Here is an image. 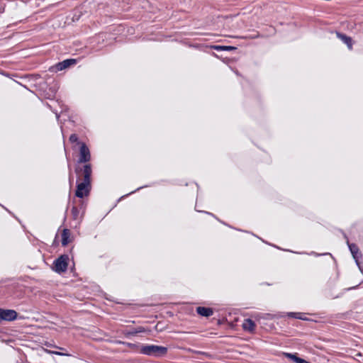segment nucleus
Here are the masks:
<instances>
[{"mask_svg":"<svg viewBox=\"0 0 363 363\" xmlns=\"http://www.w3.org/2000/svg\"><path fill=\"white\" fill-rule=\"evenodd\" d=\"M75 172L79 177H83V182L77 185L75 196L78 198H83L87 196L91 190V166L90 164H86L82 169L76 167Z\"/></svg>","mask_w":363,"mask_h":363,"instance_id":"f257e3e1","label":"nucleus"},{"mask_svg":"<svg viewBox=\"0 0 363 363\" xmlns=\"http://www.w3.org/2000/svg\"><path fill=\"white\" fill-rule=\"evenodd\" d=\"M140 352L143 354L155 356V357H162L167 354V348L163 346L158 345H143L140 349Z\"/></svg>","mask_w":363,"mask_h":363,"instance_id":"f03ea898","label":"nucleus"},{"mask_svg":"<svg viewBox=\"0 0 363 363\" xmlns=\"http://www.w3.org/2000/svg\"><path fill=\"white\" fill-rule=\"evenodd\" d=\"M69 257L67 255H62L56 259L53 262L52 269L57 273H62L67 271L68 266Z\"/></svg>","mask_w":363,"mask_h":363,"instance_id":"7ed1b4c3","label":"nucleus"},{"mask_svg":"<svg viewBox=\"0 0 363 363\" xmlns=\"http://www.w3.org/2000/svg\"><path fill=\"white\" fill-rule=\"evenodd\" d=\"M78 144L80 145L79 158L78 162L85 163L89 162L91 160V154L88 147L84 143L78 142Z\"/></svg>","mask_w":363,"mask_h":363,"instance_id":"20e7f679","label":"nucleus"},{"mask_svg":"<svg viewBox=\"0 0 363 363\" xmlns=\"http://www.w3.org/2000/svg\"><path fill=\"white\" fill-rule=\"evenodd\" d=\"M18 313L13 309H4L0 308V322L13 321L17 318Z\"/></svg>","mask_w":363,"mask_h":363,"instance_id":"39448f33","label":"nucleus"},{"mask_svg":"<svg viewBox=\"0 0 363 363\" xmlns=\"http://www.w3.org/2000/svg\"><path fill=\"white\" fill-rule=\"evenodd\" d=\"M77 63V60L75 59H67L63 60L62 62H58L55 65V69L56 71H62L69 67L72 65H74Z\"/></svg>","mask_w":363,"mask_h":363,"instance_id":"423d86ee","label":"nucleus"},{"mask_svg":"<svg viewBox=\"0 0 363 363\" xmlns=\"http://www.w3.org/2000/svg\"><path fill=\"white\" fill-rule=\"evenodd\" d=\"M347 242L349 249H350L354 259H355V261L357 262V264L359 267V264L358 262V259L361 257V254L359 252V248H358L357 245H356L355 244H353V243L350 244L349 242V241H347Z\"/></svg>","mask_w":363,"mask_h":363,"instance_id":"0eeeda50","label":"nucleus"},{"mask_svg":"<svg viewBox=\"0 0 363 363\" xmlns=\"http://www.w3.org/2000/svg\"><path fill=\"white\" fill-rule=\"evenodd\" d=\"M196 312L199 315L204 317H210L213 314V311L212 308L203 306L197 307Z\"/></svg>","mask_w":363,"mask_h":363,"instance_id":"6e6552de","label":"nucleus"},{"mask_svg":"<svg viewBox=\"0 0 363 363\" xmlns=\"http://www.w3.org/2000/svg\"><path fill=\"white\" fill-rule=\"evenodd\" d=\"M337 36L347 45L349 50H352V39L350 37L341 33H337Z\"/></svg>","mask_w":363,"mask_h":363,"instance_id":"1a4fd4ad","label":"nucleus"},{"mask_svg":"<svg viewBox=\"0 0 363 363\" xmlns=\"http://www.w3.org/2000/svg\"><path fill=\"white\" fill-rule=\"evenodd\" d=\"M242 328L245 331L252 333L255 329V324L253 320L247 318L244 320L242 323Z\"/></svg>","mask_w":363,"mask_h":363,"instance_id":"9d476101","label":"nucleus"},{"mask_svg":"<svg viewBox=\"0 0 363 363\" xmlns=\"http://www.w3.org/2000/svg\"><path fill=\"white\" fill-rule=\"evenodd\" d=\"M70 231L68 229H64L62 233V245L66 246L69 242Z\"/></svg>","mask_w":363,"mask_h":363,"instance_id":"9b49d317","label":"nucleus"},{"mask_svg":"<svg viewBox=\"0 0 363 363\" xmlns=\"http://www.w3.org/2000/svg\"><path fill=\"white\" fill-rule=\"evenodd\" d=\"M214 49L218 50V51H220V50H228V51H230V50H235L236 48L235 47H233V46L216 45V46H214Z\"/></svg>","mask_w":363,"mask_h":363,"instance_id":"f8f14e48","label":"nucleus"},{"mask_svg":"<svg viewBox=\"0 0 363 363\" xmlns=\"http://www.w3.org/2000/svg\"><path fill=\"white\" fill-rule=\"evenodd\" d=\"M79 215V211L76 206L72 208V216L74 220H78Z\"/></svg>","mask_w":363,"mask_h":363,"instance_id":"ddd939ff","label":"nucleus"},{"mask_svg":"<svg viewBox=\"0 0 363 363\" xmlns=\"http://www.w3.org/2000/svg\"><path fill=\"white\" fill-rule=\"evenodd\" d=\"M289 356L292 359H294V361L296 362V363H310L309 362H308L302 358L298 357L294 354H289Z\"/></svg>","mask_w":363,"mask_h":363,"instance_id":"4468645a","label":"nucleus"},{"mask_svg":"<svg viewBox=\"0 0 363 363\" xmlns=\"http://www.w3.org/2000/svg\"><path fill=\"white\" fill-rule=\"evenodd\" d=\"M289 316L291 317H294L295 318H297V319H301V320H305L306 318H303L302 315H301V313H290L289 314Z\"/></svg>","mask_w":363,"mask_h":363,"instance_id":"2eb2a0df","label":"nucleus"},{"mask_svg":"<svg viewBox=\"0 0 363 363\" xmlns=\"http://www.w3.org/2000/svg\"><path fill=\"white\" fill-rule=\"evenodd\" d=\"M69 141L70 143H76V142H78V137L76 134H72L70 136H69Z\"/></svg>","mask_w":363,"mask_h":363,"instance_id":"dca6fc26","label":"nucleus"},{"mask_svg":"<svg viewBox=\"0 0 363 363\" xmlns=\"http://www.w3.org/2000/svg\"><path fill=\"white\" fill-rule=\"evenodd\" d=\"M135 330H136V333H144V332H145V331H146V330L145 329V328L141 327V326L138 327V328H135Z\"/></svg>","mask_w":363,"mask_h":363,"instance_id":"f3484780","label":"nucleus"},{"mask_svg":"<svg viewBox=\"0 0 363 363\" xmlns=\"http://www.w3.org/2000/svg\"><path fill=\"white\" fill-rule=\"evenodd\" d=\"M136 334L138 333L135 328L127 332V335H135Z\"/></svg>","mask_w":363,"mask_h":363,"instance_id":"a211bd4d","label":"nucleus"},{"mask_svg":"<svg viewBox=\"0 0 363 363\" xmlns=\"http://www.w3.org/2000/svg\"><path fill=\"white\" fill-rule=\"evenodd\" d=\"M52 353L57 354V355H60V356H68L69 355L68 354L62 353L60 352H52Z\"/></svg>","mask_w":363,"mask_h":363,"instance_id":"6ab92c4d","label":"nucleus"},{"mask_svg":"<svg viewBox=\"0 0 363 363\" xmlns=\"http://www.w3.org/2000/svg\"><path fill=\"white\" fill-rule=\"evenodd\" d=\"M69 179L71 180V174H69Z\"/></svg>","mask_w":363,"mask_h":363,"instance_id":"aec40b11","label":"nucleus"}]
</instances>
